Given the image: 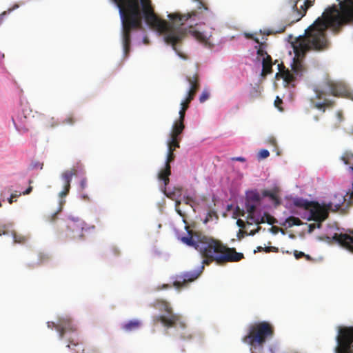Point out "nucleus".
Instances as JSON below:
<instances>
[{
    "mask_svg": "<svg viewBox=\"0 0 353 353\" xmlns=\"http://www.w3.org/2000/svg\"><path fill=\"white\" fill-rule=\"evenodd\" d=\"M181 241L189 246L194 247L203 258L202 265L195 270L180 272L172 276V286L178 291L189 287L202 274L204 265H210L213 261L221 265L227 262H238L244 259L241 252H237L236 249L228 248L220 241L210 237L202 236L188 231V236L181 238Z\"/></svg>",
    "mask_w": 353,
    "mask_h": 353,
    "instance_id": "f257e3e1",
    "label": "nucleus"
},
{
    "mask_svg": "<svg viewBox=\"0 0 353 353\" xmlns=\"http://www.w3.org/2000/svg\"><path fill=\"white\" fill-rule=\"evenodd\" d=\"M274 335V325L268 321H259L248 327L243 341L250 345L252 353H263L265 343Z\"/></svg>",
    "mask_w": 353,
    "mask_h": 353,
    "instance_id": "f03ea898",
    "label": "nucleus"
},
{
    "mask_svg": "<svg viewBox=\"0 0 353 353\" xmlns=\"http://www.w3.org/2000/svg\"><path fill=\"white\" fill-rule=\"evenodd\" d=\"M117 6L122 23V43L123 53L127 57L130 50L131 32L137 30L135 23H132V15L130 7L134 1L129 0H111Z\"/></svg>",
    "mask_w": 353,
    "mask_h": 353,
    "instance_id": "7ed1b4c3",
    "label": "nucleus"
},
{
    "mask_svg": "<svg viewBox=\"0 0 353 353\" xmlns=\"http://www.w3.org/2000/svg\"><path fill=\"white\" fill-rule=\"evenodd\" d=\"M340 159L343 162L345 165L348 166V171L353 176V152L351 151L344 152ZM349 196L350 199L353 198V182L352 189H350L347 192L345 196L343 194L335 195L332 201H330L327 205H322V207L325 208L327 212L329 210L337 211L346 201V196Z\"/></svg>",
    "mask_w": 353,
    "mask_h": 353,
    "instance_id": "20e7f679",
    "label": "nucleus"
},
{
    "mask_svg": "<svg viewBox=\"0 0 353 353\" xmlns=\"http://www.w3.org/2000/svg\"><path fill=\"white\" fill-rule=\"evenodd\" d=\"M153 306L161 311L165 312L168 314V316L163 315L155 316L153 319L154 323L161 322L165 327H171L175 326L177 323H179L182 327H185V325L180 321L181 316L172 312V308L168 302L162 299H157L154 301Z\"/></svg>",
    "mask_w": 353,
    "mask_h": 353,
    "instance_id": "39448f33",
    "label": "nucleus"
},
{
    "mask_svg": "<svg viewBox=\"0 0 353 353\" xmlns=\"http://www.w3.org/2000/svg\"><path fill=\"white\" fill-rule=\"evenodd\" d=\"M294 204L296 207L303 208L309 211L307 220H325L328 214L325 209L318 202L309 201L303 199H295Z\"/></svg>",
    "mask_w": 353,
    "mask_h": 353,
    "instance_id": "423d86ee",
    "label": "nucleus"
},
{
    "mask_svg": "<svg viewBox=\"0 0 353 353\" xmlns=\"http://www.w3.org/2000/svg\"><path fill=\"white\" fill-rule=\"evenodd\" d=\"M65 230L63 231L66 238L71 239H82L84 233L90 230H94V225H88L81 219H70L65 224Z\"/></svg>",
    "mask_w": 353,
    "mask_h": 353,
    "instance_id": "0eeeda50",
    "label": "nucleus"
},
{
    "mask_svg": "<svg viewBox=\"0 0 353 353\" xmlns=\"http://www.w3.org/2000/svg\"><path fill=\"white\" fill-rule=\"evenodd\" d=\"M336 353H353V327H339Z\"/></svg>",
    "mask_w": 353,
    "mask_h": 353,
    "instance_id": "6e6552de",
    "label": "nucleus"
},
{
    "mask_svg": "<svg viewBox=\"0 0 353 353\" xmlns=\"http://www.w3.org/2000/svg\"><path fill=\"white\" fill-rule=\"evenodd\" d=\"M261 197L256 190H251L246 192L245 208L248 213L247 223L252 224L249 221L254 219V212L257 206L260 205Z\"/></svg>",
    "mask_w": 353,
    "mask_h": 353,
    "instance_id": "1a4fd4ad",
    "label": "nucleus"
},
{
    "mask_svg": "<svg viewBox=\"0 0 353 353\" xmlns=\"http://www.w3.org/2000/svg\"><path fill=\"white\" fill-rule=\"evenodd\" d=\"M187 81L190 84V89L188 92L186 98L181 103V109L187 110L189 108V105L194 99L197 90L200 87L199 76L197 74H194L192 76H187Z\"/></svg>",
    "mask_w": 353,
    "mask_h": 353,
    "instance_id": "9d476101",
    "label": "nucleus"
},
{
    "mask_svg": "<svg viewBox=\"0 0 353 353\" xmlns=\"http://www.w3.org/2000/svg\"><path fill=\"white\" fill-rule=\"evenodd\" d=\"M79 170H83L82 165L80 163H77L72 168L65 170L61 174V179L63 181L64 186L63 190L59 193L60 197L63 198L68 195L70 192L72 176L77 175Z\"/></svg>",
    "mask_w": 353,
    "mask_h": 353,
    "instance_id": "9b49d317",
    "label": "nucleus"
},
{
    "mask_svg": "<svg viewBox=\"0 0 353 353\" xmlns=\"http://www.w3.org/2000/svg\"><path fill=\"white\" fill-rule=\"evenodd\" d=\"M300 0L295 2L292 6L293 15L291 17L292 23L300 21L307 13V10L314 6L315 0H303V4L298 8V3Z\"/></svg>",
    "mask_w": 353,
    "mask_h": 353,
    "instance_id": "f8f14e48",
    "label": "nucleus"
},
{
    "mask_svg": "<svg viewBox=\"0 0 353 353\" xmlns=\"http://www.w3.org/2000/svg\"><path fill=\"white\" fill-rule=\"evenodd\" d=\"M54 328L59 333L60 339H63L66 332H74L76 330L72 319L68 316L60 318L57 323H52Z\"/></svg>",
    "mask_w": 353,
    "mask_h": 353,
    "instance_id": "ddd939ff",
    "label": "nucleus"
},
{
    "mask_svg": "<svg viewBox=\"0 0 353 353\" xmlns=\"http://www.w3.org/2000/svg\"><path fill=\"white\" fill-rule=\"evenodd\" d=\"M333 239L342 246L353 252V236L347 234L335 233L333 236Z\"/></svg>",
    "mask_w": 353,
    "mask_h": 353,
    "instance_id": "4468645a",
    "label": "nucleus"
},
{
    "mask_svg": "<svg viewBox=\"0 0 353 353\" xmlns=\"http://www.w3.org/2000/svg\"><path fill=\"white\" fill-rule=\"evenodd\" d=\"M329 91L331 94L336 97H343L348 94L347 87L342 83H330Z\"/></svg>",
    "mask_w": 353,
    "mask_h": 353,
    "instance_id": "2eb2a0df",
    "label": "nucleus"
},
{
    "mask_svg": "<svg viewBox=\"0 0 353 353\" xmlns=\"http://www.w3.org/2000/svg\"><path fill=\"white\" fill-rule=\"evenodd\" d=\"M250 220L252 221L256 225H259V224L264 223H267L269 225H273V224L277 223L276 219L274 216H272L270 214H268V212H265L263 216H262L256 217L254 216V219H252Z\"/></svg>",
    "mask_w": 353,
    "mask_h": 353,
    "instance_id": "dca6fc26",
    "label": "nucleus"
},
{
    "mask_svg": "<svg viewBox=\"0 0 353 353\" xmlns=\"http://www.w3.org/2000/svg\"><path fill=\"white\" fill-rule=\"evenodd\" d=\"M184 129L185 125L183 123L174 121L170 134V138L181 139L180 135Z\"/></svg>",
    "mask_w": 353,
    "mask_h": 353,
    "instance_id": "f3484780",
    "label": "nucleus"
},
{
    "mask_svg": "<svg viewBox=\"0 0 353 353\" xmlns=\"http://www.w3.org/2000/svg\"><path fill=\"white\" fill-rule=\"evenodd\" d=\"M142 325V323L141 321L138 319L130 320L127 323H125L122 325V329L125 332H130L132 331L137 330Z\"/></svg>",
    "mask_w": 353,
    "mask_h": 353,
    "instance_id": "a211bd4d",
    "label": "nucleus"
},
{
    "mask_svg": "<svg viewBox=\"0 0 353 353\" xmlns=\"http://www.w3.org/2000/svg\"><path fill=\"white\" fill-rule=\"evenodd\" d=\"M67 347L73 351V353H84V349L77 339H69Z\"/></svg>",
    "mask_w": 353,
    "mask_h": 353,
    "instance_id": "6ab92c4d",
    "label": "nucleus"
},
{
    "mask_svg": "<svg viewBox=\"0 0 353 353\" xmlns=\"http://www.w3.org/2000/svg\"><path fill=\"white\" fill-rule=\"evenodd\" d=\"M171 174V167L170 165H165V168L161 170L158 177L160 180L163 181L165 185H167L170 182L169 176Z\"/></svg>",
    "mask_w": 353,
    "mask_h": 353,
    "instance_id": "aec40b11",
    "label": "nucleus"
},
{
    "mask_svg": "<svg viewBox=\"0 0 353 353\" xmlns=\"http://www.w3.org/2000/svg\"><path fill=\"white\" fill-rule=\"evenodd\" d=\"M262 75H267L268 74H270L272 71V57L270 56L264 57V59L262 60Z\"/></svg>",
    "mask_w": 353,
    "mask_h": 353,
    "instance_id": "412c9836",
    "label": "nucleus"
},
{
    "mask_svg": "<svg viewBox=\"0 0 353 353\" xmlns=\"http://www.w3.org/2000/svg\"><path fill=\"white\" fill-rule=\"evenodd\" d=\"M88 188V180L86 178H83L81 179L79 183V192L81 198L84 201H90V199L88 194L85 192V189Z\"/></svg>",
    "mask_w": 353,
    "mask_h": 353,
    "instance_id": "4be33fe9",
    "label": "nucleus"
},
{
    "mask_svg": "<svg viewBox=\"0 0 353 353\" xmlns=\"http://www.w3.org/2000/svg\"><path fill=\"white\" fill-rule=\"evenodd\" d=\"M10 233L13 237L14 242L16 243H24L28 239L27 236L19 234L14 230H11Z\"/></svg>",
    "mask_w": 353,
    "mask_h": 353,
    "instance_id": "5701e85b",
    "label": "nucleus"
},
{
    "mask_svg": "<svg viewBox=\"0 0 353 353\" xmlns=\"http://www.w3.org/2000/svg\"><path fill=\"white\" fill-rule=\"evenodd\" d=\"M181 140V139L170 138L168 141V152H174L176 148H179Z\"/></svg>",
    "mask_w": 353,
    "mask_h": 353,
    "instance_id": "b1692460",
    "label": "nucleus"
},
{
    "mask_svg": "<svg viewBox=\"0 0 353 353\" xmlns=\"http://www.w3.org/2000/svg\"><path fill=\"white\" fill-rule=\"evenodd\" d=\"M181 140V139L170 138L168 141V152H174L176 148H179Z\"/></svg>",
    "mask_w": 353,
    "mask_h": 353,
    "instance_id": "393cba45",
    "label": "nucleus"
},
{
    "mask_svg": "<svg viewBox=\"0 0 353 353\" xmlns=\"http://www.w3.org/2000/svg\"><path fill=\"white\" fill-rule=\"evenodd\" d=\"M302 224V221L300 219L295 216H290L285 220V225L288 228H291L294 225H301Z\"/></svg>",
    "mask_w": 353,
    "mask_h": 353,
    "instance_id": "a878e982",
    "label": "nucleus"
},
{
    "mask_svg": "<svg viewBox=\"0 0 353 353\" xmlns=\"http://www.w3.org/2000/svg\"><path fill=\"white\" fill-rule=\"evenodd\" d=\"M266 46L267 43H265V41L261 43V45L259 46L258 47L256 46V48L257 49V54L258 56L262 57V60L264 59V57L270 56L265 50Z\"/></svg>",
    "mask_w": 353,
    "mask_h": 353,
    "instance_id": "bb28decb",
    "label": "nucleus"
},
{
    "mask_svg": "<svg viewBox=\"0 0 353 353\" xmlns=\"http://www.w3.org/2000/svg\"><path fill=\"white\" fill-rule=\"evenodd\" d=\"M77 121V119L73 114H69L66 116L65 119H63L61 121L63 124L65 125H74Z\"/></svg>",
    "mask_w": 353,
    "mask_h": 353,
    "instance_id": "cd10ccee",
    "label": "nucleus"
},
{
    "mask_svg": "<svg viewBox=\"0 0 353 353\" xmlns=\"http://www.w3.org/2000/svg\"><path fill=\"white\" fill-rule=\"evenodd\" d=\"M262 194L263 196L269 197L271 200L276 203H279V199L276 192L270 190H264L263 191Z\"/></svg>",
    "mask_w": 353,
    "mask_h": 353,
    "instance_id": "c85d7f7f",
    "label": "nucleus"
},
{
    "mask_svg": "<svg viewBox=\"0 0 353 353\" xmlns=\"http://www.w3.org/2000/svg\"><path fill=\"white\" fill-rule=\"evenodd\" d=\"M21 195V192H18L16 191L15 192L11 194L10 198H8V201L10 204H12L13 202L17 201V198Z\"/></svg>",
    "mask_w": 353,
    "mask_h": 353,
    "instance_id": "c756f323",
    "label": "nucleus"
},
{
    "mask_svg": "<svg viewBox=\"0 0 353 353\" xmlns=\"http://www.w3.org/2000/svg\"><path fill=\"white\" fill-rule=\"evenodd\" d=\"M181 190H182V188H174V191L173 192H170L169 194H167V196L172 199H174V196H176V194H177L179 196L181 195Z\"/></svg>",
    "mask_w": 353,
    "mask_h": 353,
    "instance_id": "7c9ffc66",
    "label": "nucleus"
},
{
    "mask_svg": "<svg viewBox=\"0 0 353 353\" xmlns=\"http://www.w3.org/2000/svg\"><path fill=\"white\" fill-rule=\"evenodd\" d=\"M285 27L283 26L281 28H280L279 30H271L264 31L263 32V34L270 35V34H275V33H282V32H283L285 31Z\"/></svg>",
    "mask_w": 353,
    "mask_h": 353,
    "instance_id": "2f4dec72",
    "label": "nucleus"
},
{
    "mask_svg": "<svg viewBox=\"0 0 353 353\" xmlns=\"http://www.w3.org/2000/svg\"><path fill=\"white\" fill-rule=\"evenodd\" d=\"M210 97V94L207 91H203L199 97L200 103H204Z\"/></svg>",
    "mask_w": 353,
    "mask_h": 353,
    "instance_id": "473e14b6",
    "label": "nucleus"
},
{
    "mask_svg": "<svg viewBox=\"0 0 353 353\" xmlns=\"http://www.w3.org/2000/svg\"><path fill=\"white\" fill-rule=\"evenodd\" d=\"M174 158H175V155H174V152H168V155H167L166 161H165V165H168V164L170 165V163L174 160Z\"/></svg>",
    "mask_w": 353,
    "mask_h": 353,
    "instance_id": "72a5a7b5",
    "label": "nucleus"
},
{
    "mask_svg": "<svg viewBox=\"0 0 353 353\" xmlns=\"http://www.w3.org/2000/svg\"><path fill=\"white\" fill-rule=\"evenodd\" d=\"M270 155V152L268 150L263 149L259 153V157L260 159H265L268 157Z\"/></svg>",
    "mask_w": 353,
    "mask_h": 353,
    "instance_id": "f704fd0d",
    "label": "nucleus"
},
{
    "mask_svg": "<svg viewBox=\"0 0 353 353\" xmlns=\"http://www.w3.org/2000/svg\"><path fill=\"white\" fill-rule=\"evenodd\" d=\"M185 112L186 110H179V118L176 121L177 122H180V123H184V120H185Z\"/></svg>",
    "mask_w": 353,
    "mask_h": 353,
    "instance_id": "c9c22d12",
    "label": "nucleus"
},
{
    "mask_svg": "<svg viewBox=\"0 0 353 353\" xmlns=\"http://www.w3.org/2000/svg\"><path fill=\"white\" fill-rule=\"evenodd\" d=\"M264 252H265L266 253H269V252H279V248H276V247H274V246H268V247H265L264 248Z\"/></svg>",
    "mask_w": 353,
    "mask_h": 353,
    "instance_id": "e433bc0d",
    "label": "nucleus"
},
{
    "mask_svg": "<svg viewBox=\"0 0 353 353\" xmlns=\"http://www.w3.org/2000/svg\"><path fill=\"white\" fill-rule=\"evenodd\" d=\"M245 36L247 38L253 39L256 43L259 44V46H260L261 43H263V41H261L258 37H254L253 34H246Z\"/></svg>",
    "mask_w": 353,
    "mask_h": 353,
    "instance_id": "4c0bfd02",
    "label": "nucleus"
},
{
    "mask_svg": "<svg viewBox=\"0 0 353 353\" xmlns=\"http://www.w3.org/2000/svg\"><path fill=\"white\" fill-rule=\"evenodd\" d=\"M32 168H34V169H43V163H40V162H34L32 163Z\"/></svg>",
    "mask_w": 353,
    "mask_h": 353,
    "instance_id": "58836bf2",
    "label": "nucleus"
},
{
    "mask_svg": "<svg viewBox=\"0 0 353 353\" xmlns=\"http://www.w3.org/2000/svg\"><path fill=\"white\" fill-rule=\"evenodd\" d=\"M283 103L282 100L279 97H277L276 99H275L274 101V105L275 106L279 108V110L282 111L283 109L282 108L280 107V105Z\"/></svg>",
    "mask_w": 353,
    "mask_h": 353,
    "instance_id": "ea45409f",
    "label": "nucleus"
},
{
    "mask_svg": "<svg viewBox=\"0 0 353 353\" xmlns=\"http://www.w3.org/2000/svg\"><path fill=\"white\" fill-rule=\"evenodd\" d=\"M184 202H185V204L190 205L192 206V203H194V199H192L190 196H185L184 197Z\"/></svg>",
    "mask_w": 353,
    "mask_h": 353,
    "instance_id": "a19ab883",
    "label": "nucleus"
},
{
    "mask_svg": "<svg viewBox=\"0 0 353 353\" xmlns=\"http://www.w3.org/2000/svg\"><path fill=\"white\" fill-rule=\"evenodd\" d=\"M294 255L296 259H299L301 257H303V256H305V253L303 252H299L297 250H295L294 252Z\"/></svg>",
    "mask_w": 353,
    "mask_h": 353,
    "instance_id": "79ce46f5",
    "label": "nucleus"
},
{
    "mask_svg": "<svg viewBox=\"0 0 353 353\" xmlns=\"http://www.w3.org/2000/svg\"><path fill=\"white\" fill-rule=\"evenodd\" d=\"M58 212H54L47 217V220L50 222H53L57 219Z\"/></svg>",
    "mask_w": 353,
    "mask_h": 353,
    "instance_id": "37998d69",
    "label": "nucleus"
},
{
    "mask_svg": "<svg viewBox=\"0 0 353 353\" xmlns=\"http://www.w3.org/2000/svg\"><path fill=\"white\" fill-rule=\"evenodd\" d=\"M336 116L339 123H340L343 120V112L341 111H338L336 112Z\"/></svg>",
    "mask_w": 353,
    "mask_h": 353,
    "instance_id": "c03bdc74",
    "label": "nucleus"
},
{
    "mask_svg": "<svg viewBox=\"0 0 353 353\" xmlns=\"http://www.w3.org/2000/svg\"><path fill=\"white\" fill-rule=\"evenodd\" d=\"M236 224L241 228H244L245 227V222L241 219H238L236 221Z\"/></svg>",
    "mask_w": 353,
    "mask_h": 353,
    "instance_id": "a18cd8bd",
    "label": "nucleus"
},
{
    "mask_svg": "<svg viewBox=\"0 0 353 353\" xmlns=\"http://www.w3.org/2000/svg\"><path fill=\"white\" fill-rule=\"evenodd\" d=\"M327 105V101L325 100V102L323 103H317L316 104V107L319 109H321L322 108H323L325 105Z\"/></svg>",
    "mask_w": 353,
    "mask_h": 353,
    "instance_id": "49530a36",
    "label": "nucleus"
},
{
    "mask_svg": "<svg viewBox=\"0 0 353 353\" xmlns=\"http://www.w3.org/2000/svg\"><path fill=\"white\" fill-rule=\"evenodd\" d=\"M32 190V187L30 185L24 192L21 193V194L26 195L29 194Z\"/></svg>",
    "mask_w": 353,
    "mask_h": 353,
    "instance_id": "de8ad7c7",
    "label": "nucleus"
},
{
    "mask_svg": "<svg viewBox=\"0 0 353 353\" xmlns=\"http://www.w3.org/2000/svg\"><path fill=\"white\" fill-rule=\"evenodd\" d=\"M181 204V201H176V208H178V206ZM176 212H178L179 214H180L181 216H183V214H182L181 211L180 210H179L178 208H176Z\"/></svg>",
    "mask_w": 353,
    "mask_h": 353,
    "instance_id": "09e8293b",
    "label": "nucleus"
},
{
    "mask_svg": "<svg viewBox=\"0 0 353 353\" xmlns=\"http://www.w3.org/2000/svg\"><path fill=\"white\" fill-rule=\"evenodd\" d=\"M172 287V285L169 284H163L161 287H158V290H163V289H169Z\"/></svg>",
    "mask_w": 353,
    "mask_h": 353,
    "instance_id": "8fccbe9b",
    "label": "nucleus"
},
{
    "mask_svg": "<svg viewBox=\"0 0 353 353\" xmlns=\"http://www.w3.org/2000/svg\"><path fill=\"white\" fill-rule=\"evenodd\" d=\"M314 221H316V228H320L321 227V223L323 221H324L325 220H313Z\"/></svg>",
    "mask_w": 353,
    "mask_h": 353,
    "instance_id": "3c124183",
    "label": "nucleus"
},
{
    "mask_svg": "<svg viewBox=\"0 0 353 353\" xmlns=\"http://www.w3.org/2000/svg\"><path fill=\"white\" fill-rule=\"evenodd\" d=\"M232 160L236 161H241V162H244L245 161V158L241 157L233 158Z\"/></svg>",
    "mask_w": 353,
    "mask_h": 353,
    "instance_id": "603ef678",
    "label": "nucleus"
},
{
    "mask_svg": "<svg viewBox=\"0 0 353 353\" xmlns=\"http://www.w3.org/2000/svg\"><path fill=\"white\" fill-rule=\"evenodd\" d=\"M261 229V228L260 226H258L255 230L251 231L250 234L254 235L256 233L259 232Z\"/></svg>",
    "mask_w": 353,
    "mask_h": 353,
    "instance_id": "864d4df0",
    "label": "nucleus"
},
{
    "mask_svg": "<svg viewBox=\"0 0 353 353\" xmlns=\"http://www.w3.org/2000/svg\"><path fill=\"white\" fill-rule=\"evenodd\" d=\"M314 228H316V224L312 223L309 225V230L312 231Z\"/></svg>",
    "mask_w": 353,
    "mask_h": 353,
    "instance_id": "5fc2aeb1",
    "label": "nucleus"
},
{
    "mask_svg": "<svg viewBox=\"0 0 353 353\" xmlns=\"http://www.w3.org/2000/svg\"><path fill=\"white\" fill-rule=\"evenodd\" d=\"M271 230L272 231V232L276 233L279 230V228L276 226H272Z\"/></svg>",
    "mask_w": 353,
    "mask_h": 353,
    "instance_id": "6e6d98bb",
    "label": "nucleus"
},
{
    "mask_svg": "<svg viewBox=\"0 0 353 353\" xmlns=\"http://www.w3.org/2000/svg\"><path fill=\"white\" fill-rule=\"evenodd\" d=\"M215 214H216V212H214V211H210V212H208V216L209 217H210V218H211L213 215H215Z\"/></svg>",
    "mask_w": 353,
    "mask_h": 353,
    "instance_id": "4d7b16f0",
    "label": "nucleus"
},
{
    "mask_svg": "<svg viewBox=\"0 0 353 353\" xmlns=\"http://www.w3.org/2000/svg\"><path fill=\"white\" fill-rule=\"evenodd\" d=\"M256 249L258 252L264 251V248H263L262 246H258Z\"/></svg>",
    "mask_w": 353,
    "mask_h": 353,
    "instance_id": "13d9d810",
    "label": "nucleus"
},
{
    "mask_svg": "<svg viewBox=\"0 0 353 353\" xmlns=\"http://www.w3.org/2000/svg\"><path fill=\"white\" fill-rule=\"evenodd\" d=\"M52 322H48L47 325H48V327L49 328H53V327H54V326L53 325H52Z\"/></svg>",
    "mask_w": 353,
    "mask_h": 353,
    "instance_id": "bf43d9fd",
    "label": "nucleus"
},
{
    "mask_svg": "<svg viewBox=\"0 0 353 353\" xmlns=\"http://www.w3.org/2000/svg\"><path fill=\"white\" fill-rule=\"evenodd\" d=\"M303 257H305L306 259L309 260V261L312 259V258H311V256L310 255H307V254H305V256H303Z\"/></svg>",
    "mask_w": 353,
    "mask_h": 353,
    "instance_id": "052dcab7",
    "label": "nucleus"
},
{
    "mask_svg": "<svg viewBox=\"0 0 353 353\" xmlns=\"http://www.w3.org/2000/svg\"><path fill=\"white\" fill-rule=\"evenodd\" d=\"M10 232V231L8 230H3V234H8Z\"/></svg>",
    "mask_w": 353,
    "mask_h": 353,
    "instance_id": "680f3d73",
    "label": "nucleus"
},
{
    "mask_svg": "<svg viewBox=\"0 0 353 353\" xmlns=\"http://www.w3.org/2000/svg\"><path fill=\"white\" fill-rule=\"evenodd\" d=\"M241 216H243V215H244V211H243V210H242V212H241Z\"/></svg>",
    "mask_w": 353,
    "mask_h": 353,
    "instance_id": "e2e57ef3",
    "label": "nucleus"
},
{
    "mask_svg": "<svg viewBox=\"0 0 353 353\" xmlns=\"http://www.w3.org/2000/svg\"><path fill=\"white\" fill-rule=\"evenodd\" d=\"M32 183V180H29V184H31Z\"/></svg>",
    "mask_w": 353,
    "mask_h": 353,
    "instance_id": "0e129e2a",
    "label": "nucleus"
},
{
    "mask_svg": "<svg viewBox=\"0 0 353 353\" xmlns=\"http://www.w3.org/2000/svg\"><path fill=\"white\" fill-rule=\"evenodd\" d=\"M9 227L12 228V223H10V224L9 225Z\"/></svg>",
    "mask_w": 353,
    "mask_h": 353,
    "instance_id": "69168bd1",
    "label": "nucleus"
},
{
    "mask_svg": "<svg viewBox=\"0 0 353 353\" xmlns=\"http://www.w3.org/2000/svg\"><path fill=\"white\" fill-rule=\"evenodd\" d=\"M317 97L318 98L321 99V96L319 94H317Z\"/></svg>",
    "mask_w": 353,
    "mask_h": 353,
    "instance_id": "338daca9",
    "label": "nucleus"
},
{
    "mask_svg": "<svg viewBox=\"0 0 353 353\" xmlns=\"http://www.w3.org/2000/svg\"><path fill=\"white\" fill-rule=\"evenodd\" d=\"M208 217L206 219V220L205 221V222L206 223V222H208Z\"/></svg>",
    "mask_w": 353,
    "mask_h": 353,
    "instance_id": "774afa93",
    "label": "nucleus"
}]
</instances>
